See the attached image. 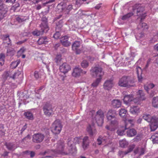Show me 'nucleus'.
<instances>
[{
    "label": "nucleus",
    "instance_id": "f257e3e1",
    "mask_svg": "<svg viewBox=\"0 0 158 158\" xmlns=\"http://www.w3.org/2000/svg\"><path fill=\"white\" fill-rule=\"evenodd\" d=\"M116 112L114 110H110L108 112L106 118L110 122V126L106 125L105 127L108 130L112 131L115 130L118 124V122L116 118Z\"/></svg>",
    "mask_w": 158,
    "mask_h": 158
},
{
    "label": "nucleus",
    "instance_id": "f03ea898",
    "mask_svg": "<svg viewBox=\"0 0 158 158\" xmlns=\"http://www.w3.org/2000/svg\"><path fill=\"white\" fill-rule=\"evenodd\" d=\"M143 118L148 122L151 123L150 128L151 131H154L158 128V118L156 117H152L149 114H145L143 115Z\"/></svg>",
    "mask_w": 158,
    "mask_h": 158
},
{
    "label": "nucleus",
    "instance_id": "7ed1b4c3",
    "mask_svg": "<svg viewBox=\"0 0 158 158\" xmlns=\"http://www.w3.org/2000/svg\"><path fill=\"white\" fill-rule=\"evenodd\" d=\"M134 82V80L131 79L129 77L123 76L119 79L118 84L121 87L129 88L133 86Z\"/></svg>",
    "mask_w": 158,
    "mask_h": 158
},
{
    "label": "nucleus",
    "instance_id": "20e7f679",
    "mask_svg": "<svg viewBox=\"0 0 158 158\" xmlns=\"http://www.w3.org/2000/svg\"><path fill=\"white\" fill-rule=\"evenodd\" d=\"M43 22L40 25L41 28V31L35 30L32 32V34L34 36H39L40 35L42 34L44 32H47L49 30V27L48 25L47 19L46 18L42 19Z\"/></svg>",
    "mask_w": 158,
    "mask_h": 158
},
{
    "label": "nucleus",
    "instance_id": "39448f33",
    "mask_svg": "<svg viewBox=\"0 0 158 158\" xmlns=\"http://www.w3.org/2000/svg\"><path fill=\"white\" fill-rule=\"evenodd\" d=\"M90 74L94 77L98 78H102L104 73L101 67H92L90 70Z\"/></svg>",
    "mask_w": 158,
    "mask_h": 158
},
{
    "label": "nucleus",
    "instance_id": "423d86ee",
    "mask_svg": "<svg viewBox=\"0 0 158 158\" xmlns=\"http://www.w3.org/2000/svg\"><path fill=\"white\" fill-rule=\"evenodd\" d=\"M62 127V126L60 121L57 119L52 123L51 131L55 134H59L60 132Z\"/></svg>",
    "mask_w": 158,
    "mask_h": 158
},
{
    "label": "nucleus",
    "instance_id": "0eeeda50",
    "mask_svg": "<svg viewBox=\"0 0 158 158\" xmlns=\"http://www.w3.org/2000/svg\"><path fill=\"white\" fill-rule=\"evenodd\" d=\"M135 7L137 9V15L140 17L141 20L144 19L146 15V13L144 12V7L142 6L140 4H136L135 5Z\"/></svg>",
    "mask_w": 158,
    "mask_h": 158
},
{
    "label": "nucleus",
    "instance_id": "6e6552de",
    "mask_svg": "<svg viewBox=\"0 0 158 158\" xmlns=\"http://www.w3.org/2000/svg\"><path fill=\"white\" fill-rule=\"evenodd\" d=\"M104 115L103 112L101 110H99L97 112L95 120L98 126H101L103 123Z\"/></svg>",
    "mask_w": 158,
    "mask_h": 158
},
{
    "label": "nucleus",
    "instance_id": "1a4fd4ad",
    "mask_svg": "<svg viewBox=\"0 0 158 158\" xmlns=\"http://www.w3.org/2000/svg\"><path fill=\"white\" fill-rule=\"evenodd\" d=\"M43 110L45 115L47 116H50L53 112L52 105L49 103H46L44 106Z\"/></svg>",
    "mask_w": 158,
    "mask_h": 158
},
{
    "label": "nucleus",
    "instance_id": "9d476101",
    "mask_svg": "<svg viewBox=\"0 0 158 158\" xmlns=\"http://www.w3.org/2000/svg\"><path fill=\"white\" fill-rule=\"evenodd\" d=\"M8 9L4 7L2 0H0V21L6 15Z\"/></svg>",
    "mask_w": 158,
    "mask_h": 158
},
{
    "label": "nucleus",
    "instance_id": "9b49d317",
    "mask_svg": "<svg viewBox=\"0 0 158 158\" xmlns=\"http://www.w3.org/2000/svg\"><path fill=\"white\" fill-rule=\"evenodd\" d=\"M44 135L41 133L35 134L33 135L32 141L36 143H39L43 141L44 138Z\"/></svg>",
    "mask_w": 158,
    "mask_h": 158
},
{
    "label": "nucleus",
    "instance_id": "f8f14e48",
    "mask_svg": "<svg viewBox=\"0 0 158 158\" xmlns=\"http://www.w3.org/2000/svg\"><path fill=\"white\" fill-rule=\"evenodd\" d=\"M137 97L133 100L134 103H135L139 104L140 101L144 100L145 99L144 93L142 90H139L137 92Z\"/></svg>",
    "mask_w": 158,
    "mask_h": 158
},
{
    "label": "nucleus",
    "instance_id": "ddd939ff",
    "mask_svg": "<svg viewBox=\"0 0 158 158\" xmlns=\"http://www.w3.org/2000/svg\"><path fill=\"white\" fill-rule=\"evenodd\" d=\"M56 146H57L56 151L58 154L67 155L68 153L66 152H64V143L61 141L58 142Z\"/></svg>",
    "mask_w": 158,
    "mask_h": 158
},
{
    "label": "nucleus",
    "instance_id": "4468645a",
    "mask_svg": "<svg viewBox=\"0 0 158 158\" xmlns=\"http://www.w3.org/2000/svg\"><path fill=\"white\" fill-rule=\"evenodd\" d=\"M71 69L70 66L66 63H63L60 66L59 69L61 72L65 74Z\"/></svg>",
    "mask_w": 158,
    "mask_h": 158
},
{
    "label": "nucleus",
    "instance_id": "2eb2a0df",
    "mask_svg": "<svg viewBox=\"0 0 158 158\" xmlns=\"http://www.w3.org/2000/svg\"><path fill=\"white\" fill-rule=\"evenodd\" d=\"M80 46V43L78 41H75L72 44V50L75 51L77 54H79L81 52V50L79 48Z\"/></svg>",
    "mask_w": 158,
    "mask_h": 158
},
{
    "label": "nucleus",
    "instance_id": "dca6fc26",
    "mask_svg": "<svg viewBox=\"0 0 158 158\" xmlns=\"http://www.w3.org/2000/svg\"><path fill=\"white\" fill-rule=\"evenodd\" d=\"M114 86L113 81L112 79L106 80L103 85V87L105 89L110 90Z\"/></svg>",
    "mask_w": 158,
    "mask_h": 158
},
{
    "label": "nucleus",
    "instance_id": "f3484780",
    "mask_svg": "<svg viewBox=\"0 0 158 158\" xmlns=\"http://www.w3.org/2000/svg\"><path fill=\"white\" fill-rule=\"evenodd\" d=\"M69 37L67 36H64L61 38L60 41L63 46L67 47L71 45V43L69 41Z\"/></svg>",
    "mask_w": 158,
    "mask_h": 158
},
{
    "label": "nucleus",
    "instance_id": "a211bd4d",
    "mask_svg": "<svg viewBox=\"0 0 158 158\" xmlns=\"http://www.w3.org/2000/svg\"><path fill=\"white\" fill-rule=\"evenodd\" d=\"M135 99L133 98V95H126L124 96L123 101L125 104H130L131 102H133V100Z\"/></svg>",
    "mask_w": 158,
    "mask_h": 158
},
{
    "label": "nucleus",
    "instance_id": "6ab92c4d",
    "mask_svg": "<svg viewBox=\"0 0 158 158\" xmlns=\"http://www.w3.org/2000/svg\"><path fill=\"white\" fill-rule=\"evenodd\" d=\"M86 131L89 135L91 136L96 135L97 133V131L95 128L89 125L87 127Z\"/></svg>",
    "mask_w": 158,
    "mask_h": 158
},
{
    "label": "nucleus",
    "instance_id": "aec40b11",
    "mask_svg": "<svg viewBox=\"0 0 158 158\" xmlns=\"http://www.w3.org/2000/svg\"><path fill=\"white\" fill-rule=\"evenodd\" d=\"M81 139L80 137H75L69 140L68 142V145L69 146H71L73 144H79L81 141Z\"/></svg>",
    "mask_w": 158,
    "mask_h": 158
},
{
    "label": "nucleus",
    "instance_id": "412c9836",
    "mask_svg": "<svg viewBox=\"0 0 158 158\" xmlns=\"http://www.w3.org/2000/svg\"><path fill=\"white\" fill-rule=\"evenodd\" d=\"M89 138L85 136L83 138L82 143V146L84 150H86L89 146Z\"/></svg>",
    "mask_w": 158,
    "mask_h": 158
},
{
    "label": "nucleus",
    "instance_id": "4be33fe9",
    "mask_svg": "<svg viewBox=\"0 0 158 158\" xmlns=\"http://www.w3.org/2000/svg\"><path fill=\"white\" fill-rule=\"evenodd\" d=\"M2 39L3 40V43L6 44L8 45H11V41L9 38V35L8 34L4 35L2 36Z\"/></svg>",
    "mask_w": 158,
    "mask_h": 158
},
{
    "label": "nucleus",
    "instance_id": "5701e85b",
    "mask_svg": "<svg viewBox=\"0 0 158 158\" xmlns=\"http://www.w3.org/2000/svg\"><path fill=\"white\" fill-rule=\"evenodd\" d=\"M121 102L118 99H114L111 102L112 106L114 108H118L121 106Z\"/></svg>",
    "mask_w": 158,
    "mask_h": 158
},
{
    "label": "nucleus",
    "instance_id": "b1692460",
    "mask_svg": "<svg viewBox=\"0 0 158 158\" xmlns=\"http://www.w3.org/2000/svg\"><path fill=\"white\" fill-rule=\"evenodd\" d=\"M81 69L78 67H75L73 69L72 73L73 76L75 77H77L81 75Z\"/></svg>",
    "mask_w": 158,
    "mask_h": 158
},
{
    "label": "nucleus",
    "instance_id": "393cba45",
    "mask_svg": "<svg viewBox=\"0 0 158 158\" xmlns=\"http://www.w3.org/2000/svg\"><path fill=\"white\" fill-rule=\"evenodd\" d=\"M133 120L131 119H126L124 120L125 123V129H127L133 125Z\"/></svg>",
    "mask_w": 158,
    "mask_h": 158
},
{
    "label": "nucleus",
    "instance_id": "a878e982",
    "mask_svg": "<svg viewBox=\"0 0 158 158\" xmlns=\"http://www.w3.org/2000/svg\"><path fill=\"white\" fill-rule=\"evenodd\" d=\"M130 111L133 114H136L139 112V108L137 106H131Z\"/></svg>",
    "mask_w": 158,
    "mask_h": 158
},
{
    "label": "nucleus",
    "instance_id": "bb28decb",
    "mask_svg": "<svg viewBox=\"0 0 158 158\" xmlns=\"http://www.w3.org/2000/svg\"><path fill=\"white\" fill-rule=\"evenodd\" d=\"M137 132L134 129H131L128 130L127 131V135L129 137H133L136 135Z\"/></svg>",
    "mask_w": 158,
    "mask_h": 158
},
{
    "label": "nucleus",
    "instance_id": "cd10ccee",
    "mask_svg": "<svg viewBox=\"0 0 158 158\" xmlns=\"http://www.w3.org/2000/svg\"><path fill=\"white\" fill-rule=\"evenodd\" d=\"M11 72L10 71H6L4 72L2 76V77L4 81L8 79L9 78H11L10 76Z\"/></svg>",
    "mask_w": 158,
    "mask_h": 158
},
{
    "label": "nucleus",
    "instance_id": "c85d7f7f",
    "mask_svg": "<svg viewBox=\"0 0 158 158\" xmlns=\"http://www.w3.org/2000/svg\"><path fill=\"white\" fill-rule=\"evenodd\" d=\"M151 139L153 143L158 144V133L153 134L151 136Z\"/></svg>",
    "mask_w": 158,
    "mask_h": 158
},
{
    "label": "nucleus",
    "instance_id": "c756f323",
    "mask_svg": "<svg viewBox=\"0 0 158 158\" xmlns=\"http://www.w3.org/2000/svg\"><path fill=\"white\" fill-rule=\"evenodd\" d=\"M5 145L7 148L10 150L13 151L16 148L15 144L13 143H6Z\"/></svg>",
    "mask_w": 158,
    "mask_h": 158
},
{
    "label": "nucleus",
    "instance_id": "7c9ffc66",
    "mask_svg": "<svg viewBox=\"0 0 158 158\" xmlns=\"http://www.w3.org/2000/svg\"><path fill=\"white\" fill-rule=\"evenodd\" d=\"M152 105L154 108H158V97H154L152 98Z\"/></svg>",
    "mask_w": 158,
    "mask_h": 158
},
{
    "label": "nucleus",
    "instance_id": "2f4dec72",
    "mask_svg": "<svg viewBox=\"0 0 158 158\" xmlns=\"http://www.w3.org/2000/svg\"><path fill=\"white\" fill-rule=\"evenodd\" d=\"M24 115L26 118L28 119L33 120V114L30 112L28 111L25 112L24 114Z\"/></svg>",
    "mask_w": 158,
    "mask_h": 158
},
{
    "label": "nucleus",
    "instance_id": "473e14b6",
    "mask_svg": "<svg viewBox=\"0 0 158 158\" xmlns=\"http://www.w3.org/2000/svg\"><path fill=\"white\" fill-rule=\"evenodd\" d=\"M47 38L46 36L40 38L37 42L38 44L40 45L45 43L47 42Z\"/></svg>",
    "mask_w": 158,
    "mask_h": 158
},
{
    "label": "nucleus",
    "instance_id": "72a5a7b5",
    "mask_svg": "<svg viewBox=\"0 0 158 158\" xmlns=\"http://www.w3.org/2000/svg\"><path fill=\"white\" fill-rule=\"evenodd\" d=\"M119 144L120 146L122 148H125L128 144V142L125 139L119 140Z\"/></svg>",
    "mask_w": 158,
    "mask_h": 158
},
{
    "label": "nucleus",
    "instance_id": "f704fd0d",
    "mask_svg": "<svg viewBox=\"0 0 158 158\" xmlns=\"http://www.w3.org/2000/svg\"><path fill=\"white\" fill-rule=\"evenodd\" d=\"M155 86V85L153 83H150L148 85H145L144 87L146 91L148 93V91L150 89H152Z\"/></svg>",
    "mask_w": 158,
    "mask_h": 158
},
{
    "label": "nucleus",
    "instance_id": "c9c22d12",
    "mask_svg": "<svg viewBox=\"0 0 158 158\" xmlns=\"http://www.w3.org/2000/svg\"><path fill=\"white\" fill-rule=\"evenodd\" d=\"M20 62V61L19 60L12 62L10 64V67L13 69L15 68L19 64Z\"/></svg>",
    "mask_w": 158,
    "mask_h": 158
},
{
    "label": "nucleus",
    "instance_id": "e433bc0d",
    "mask_svg": "<svg viewBox=\"0 0 158 158\" xmlns=\"http://www.w3.org/2000/svg\"><path fill=\"white\" fill-rule=\"evenodd\" d=\"M109 137V136L108 137H103L102 138V140L100 139V138L99 137V138L98 139H97L98 144L99 145H101L103 141H105L106 142L108 141V140L109 141V138H108Z\"/></svg>",
    "mask_w": 158,
    "mask_h": 158
},
{
    "label": "nucleus",
    "instance_id": "4c0bfd02",
    "mask_svg": "<svg viewBox=\"0 0 158 158\" xmlns=\"http://www.w3.org/2000/svg\"><path fill=\"white\" fill-rule=\"evenodd\" d=\"M138 27L139 28H143V29L144 30L148 29V26L146 23H139Z\"/></svg>",
    "mask_w": 158,
    "mask_h": 158
},
{
    "label": "nucleus",
    "instance_id": "58836bf2",
    "mask_svg": "<svg viewBox=\"0 0 158 158\" xmlns=\"http://www.w3.org/2000/svg\"><path fill=\"white\" fill-rule=\"evenodd\" d=\"M101 80L102 79L97 78L92 84V86L93 87H97L101 82Z\"/></svg>",
    "mask_w": 158,
    "mask_h": 158
},
{
    "label": "nucleus",
    "instance_id": "ea45409f",
    "mask_svg": "<svg viewBox=\"0 0 158 158\" xmlns=\"http://www.w3.org/2000/svg\"><path fill=\"white\" fill-rule=\"evenodd\" d=\"M69 146L70 147V146ZM71 147V149L69 152L73 155L76 154L77 152L76 147L75 145H73V144Z\"/></svg>",
    "mask_w": 158,
    "mask_h": 158
},
{
    "label": "nucleus",
    "instance_id": "a19ab883",
    "mask_svg": "<svg viewBox=\"0 0 158 158\" xmlns=\"http://www.w3.org/2000/svg\"><path fill=\"white\" fill-rule=\"evenodd\" d=\"M45 86L42 85L39 87L38 89L35 90V92L36 94H40L42 93L45 89Z\"/></svg>",
    "mask_w": 158,
    "mask_h": 158
},
{
    "label": "nucleus",
    "instance_id": "79ce46f5",
    "mask_svg": "<svg viewBox=\"0 0 158 158\" xmlns=\"http://www.w3.org/2000/svg\"><path fill=\"white\" fill-rule=\"evenodd\" d=\"M5 56L3 54H1L0 55V65H2L4 62Z\"/></svg>",
    "mask_w": 158,
    "mask_h": 158
},
{
    "label": "nucleus",
    "instance_id": "37998d69",
    "mask_svg": "<svg viewBox=\"0 0 158 158\" xmlns=\"http://www.w3.org/2000/svg\"><path fill=\"white\" fill-rule=\"evenodd\" d=\"M133 14L132 13H129L123 16L122 17V19L123 20H125L130 17L132 16Z\"/></svg>",
    "mask_w": 158,
    "mask_h": 158
},
{
    "label": "nucleus",
    "instance_id": "c03bdc74",
    "mask_svg": "<svg viewBox=\"0 0 158 158\" xmlns=\"http://www.w3.org/2000/svg\"><path fill=\"white\" fill-rule=\"evenodd\" d=\"M21 73L20 71H18L14 73L13 76L10 77L13 79H15L18 78L20 74Z\"/></svg>",
    "mask_w": 158,
    "mask_h": 158
},
{
    "label": "nucleus",
    "instance_id": "a18cd8bd",
    "mask_svg": "<svg viewBox=\"0 0 158 158\" xmlns=\"http://www.w3.org/2000/svg\"><path fill=\"white\" fill-rule=\"evenodd\" d=\"M127 112V110L124 109H122L119 112V114L121 116H123L125 115Z\"/></svg>",
    "mask_w": 158,
    "mask_h": 158
},
{
    "label": "nucleus",
    "instance_id": "49530a36",
    "mask_svg": "<svg viewBox=\"0 0 158 158\" xmlns=\"http://www.w3.org/2000/svg\"><path fill=\"white\" fill-rule=\"evenodd\" d=\"M81 66L82 67L85 68L89 66V63L86 60H84L81 63Z\"/></svg>",
    "mask_w": 158,
    "mask_h": 158
},
{
    "label": "nucleus",
    "instance_id": "de8ad7c7",
    "mask_svg": "<svg viewBox=\"0 0 158 158\" xmlns=\"http://www.w3.org/2000/svg\"><path fill=\"white\" fill-rule=\"evenodd\" d=\"M135 147V145L134 144H133L129 146L128 150L126 151L127 153L126 154H128L132 151Z\"/></svg>",
    "mask_w": 158,
    "mask_h": 158
},
{
    "label": "nucleus",
    "instance_id": "09e8293b",
    "mask_svg": "<svg viewBox=\"0 0 158 158\" xmlns=\"http://www.w3.org/2000/svg\"><path fill=\"white\" fill-rule=\"evenodd\" d=\"M125 130V129H118L117 131V134L118 135L120 136L123 135L124 134Z\"/></svg>",
    "mask_w": 158,
    "mask_h": 158
},
{
    "label": "nucleus",
    "instance_id": "8fccbe9b",
    "mask_svg": "<svg viewBox=\"0 0 158 158\" xmlns=\"http://www.w3.org/2000/svg\"><path fill=\"white\" fill-rule=\"evenodd\" d=\"M73 9V6L72 5H69L65 9L66 13L67 14Z\"/></svg>",
    "mask_w": 158,
    "mask_h": 158
},
{
    "label": "nucleus",
    "instance_id": "3c124183",
    "mask_svg": "<svg viewBox=\"0 0 158 158\" xmlns=\"http://www.w3.org/2000/svg\"><path fill=\"white\" fill-rule=\"evenodd\" d=\"M56 62L57 63H58L61 60V56L60 55H57L55 58Z\"/></svg>",
    "mask_w": 158,
    "mask_h": 158
},
{
    "label": "nucleus",
    "instance_id": "603ef678",
    "mask_svg": "<svg viewBox=\"0 0 158 158\" xmlns=\"http://www.w3.org/2000/svg\"><path fill=\"white\" fill-rule=\"evenodd\" d=\"M34 76L35 77L38 79L41 77V75L40 73L37 71H35L34 73Z\"/></svg>",
    "mask_w": 158,
    "mask_h": 158
},
{
    "label": "nucleus",
    "instance_id": "864d4df0",
    "mask_svg": "<svg viewBox=\"0 0 158 158\" xmlns=\"http://www.w3.org/2000/svg\"><path fill=\"white\" fill-rule=\"evenodd\" d=\"M26 50V48L24 47H23L18 51V53L19 55L23 53Z\"/></svg>",
    "mask_w": 158,
    "mask_h": 158
},
{
    "label": "nucleus",
    "instance_id": "5fc2aeb1",
    "mask_svg": "<svg viewBox=\"0 0 158 158\" xmlns=\"http://www.w3.org/2000/svg\"><path fill=\"white\" fill-rule=\"evenodd\" d=\"M60 34L59 32H56L53 35V37L56 39H57L59 38Z\"/></svg>",
    "mask_w": 158,
    "mask_h": 158
},
{
    "label": "nucleus",
    "instance_id": "6e6d98bb",
    "mask_svg": "<svg viewBox=\"0 0 158 158\" xmlns=\"http://www.w3.org/2000/svg\"><path fill=\"white\" fill-rule=\"evenodd\" d=\"M20 5L19 3L16 2V3L12 7V9L15 11L17 8L19 7Z\"/></svg>",
    "mask_w": 158,
    "mask_h": 158
},
{
    "label": "nucleus",
    "instance_id": "4d7b16f0",
    "mask_svg": "<svg viewBox=\"0 0 158 158\" xmlns=\"http://www.w3.org/2000/svg\"><path fill=\"white\" fill-rule=\"evenodd\" d=\"M145 149L144 148H141L139 149V154L140 155H143L144 154Z\"/></svg>",
    "mask_w": 158,
    "mask_h": 158
},
{
    "label": "nucleus",
    "instance_id": "13d9d810",
    "mask_svg": "<svg viewBox=\"0 0 158 158\" xmlns=\"http://www.w3.org/2000/svg\"><path fill=\"white\" fill-rule=\"evenodd\" d=\"M16 20L19 23H22L25 20V19L23 18H21L19 17H16Z\"/></svg>",
    "mask_w": 158,
    "mask_h": 158
},
{
    "label": "nucleus",
    "instance_id": "bf43d9fd",
    "mask_svg": "<svg viewBox=\"0 0 158 158\" xmlns=\"http://www.w3.org/2000/svg\"><path fill=\"white\" fill-rule=\"evenodd\" d=\"M127 153L126 151H120L118 152V154L119 156H123L124 155L127 154H126Z\"/></svg>",
    "mask_w": 158,
    "mask_h": 158
},
{
    "label": "nucleus",
    "instance_id": "052dcab7",
    "mask_svg": "<svg viewBox=\"0 0 158 158\" xmlns=\"http://www.w3.org/2000/svg\"><path fill=\"white\" fill-rule=\"evenodd\" d=\"M136 73L137 74H139V71L140 72V73L142 74V71L141 69L139 67H137L136 69Z\"/></svg>",
    "mask_w": 158,
    "mask_h": 158
},
{
    "label": "nucleus",
    "instance_id": "680f3d73",
    "mask_svg": "<svg viewBox=\"0 0 158 158\" xmlns=\"http://www.w3.org/2000/svg\"><path fill=\"white\" fill-rule=\"evenodd\" d=\"M55 1L54 0H50L49 1H47L45 3H43V5L44 6H45L46 4H48L49 3H52L54 2Z\"/></svg>",
    "mask_w": 158,
    "mask_h": 158
},
{
    "label": "nucleus",
    "instance_id": "e2e57ef3",
    "mask_svg": "<svg viewBox=\"0 0 158 158\" xmlns=\"http://www.w3.org/2000/svg\"><path fill=\"white\" fill-rule=\"evenodd\" d=\"M29 154H30V157L31 158H32L35 156V152L33 151H31L30 152V153Z\"/></svg>",
    "mask_w": 158,
    "mask_h": 158
},
{
    "label": "nucleus",
    "instance_id": "0e129e2a",
    "mask_svg": "<svg viewBox=\"0 0 158 158\" xmlns=\"http://www.w3.org/2000/svg\"><path fill=\"white\" fill-rule=\"evenodd\" d=\"M137 75L139 81V82L142 81L143 80V77L141 75H140L139 76V74H138Z\"/></svg>",
    "mask_w": 158,
    "mask_h": 158
},
{
    "label": "nucleus",
    "instance_id": "69168bd1",
    "mask_svg": "<svg viewBox=\"0 0 158 158\" xmlns=\"http://www.w3.org/2000/svg\"><path fill=\"white\" fill-rule=\"evenodd\" d=\"M26 41H27V40L25 39V40H23V41H19V42H18L16 44H19V45L21 44H22L24 43V42H26Z\"/></svg>",
    "mask_w": 158,
    "mask_h": 158
},
{
    "label": "nucleus",
    "instance_id": "338daca9",
    "mask_svg": "<svg viewBox=\"0 0 158 158\" xmlns=\"http://www.w3.org/2000/svg\"><path fill=\"white\" fill-rule=\"evenodd\" d=\"M9 152H6V151H5L4 153H3L2 156H4V157H5L6 156H8V154Z\"/></svg>",
    "mask_w": 158,
    "mask_h": 158
},
{
    "label": "nucleus",
    "instance_id": "774afa93",
    "mask_svg": "<svg viewBox=\"0 0 158 158\" xmlns=\"http://www.w3.org/2000/svg\"><path fill=\"white\" fill-rule=\"evenodd\" d=\"M154 48L155 50L158 51V43L154 46Z\"/></svg>",
    "mask_w": 158,
    "mask_h": 158
}]
</instances>
